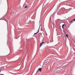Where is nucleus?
Returning <instances> with one entry per match:
<instances>
[{"mask_svg":"<svg viewBox=\"0 0 75 75\" xmlns=\"http://www.w3.org/2000/svg\"><path fill=\"white\" fill-rule=\"evenodd\" d=\"M39 31H40V30H39V29L37 32H36V33H35L34 34V35H35V34H38V33H39Z\"/></svg>","mask_w":75,"mask_h":75,"instance_id":"obj_2","label":"nucleus"},{"mask_svg":"<svg viewBox=\"0 0 75 75\" xmlns=\"http://www.w3.org/2000/svg\"><path fill=\"white\" fill-rule=\"evenodd\" d=\"M43 43H45V42H43L42 43H40V47H41V46H42V45L43 44Z\"/></svg>","mask_w":75,"mask_h":75,"instance_id":"obj_3","label":"nucleus"},{"mask_svg":"<svg viewBox=\"0 0 75 75\" xmlns=\"http://www.w3.org/2000/svg\"><path fill=\"white\" fill-rule=\"evenodd\" d=\"M72 21H71L70 22V23H72Z\"/></svg>","mask_w":75,"mask_h":75,"instance_id":"obj_9","label":"nucleus"},{"mask_svg":"<svg viewBox=\"0 0 75 75\" xmlns=\"http://www.w3.org/2000/svg\"><path fill=\"white\" fill-rule=\"evenodd\" d=\"M72 21H75V18L73 20H72Z\"/></svg>","mask_w":75,"mask_h":75,"instance_id":"obj_7","label":"nucleus"},{"mask_svg":"<svg viewBox=\"0 0 75 75\" xmlns=\"http://www.w3.org/2000/svg\"><path fill=\"white\" fill-rule=\"evenodd\" d=\"M66 37H68V35H67V34H66Z\"/></svg>","mask_w":75,"mask_h":75,"instance_id":"obj_6","label":"nucleus"},{"mask_svg":"<svg viewBox=\"0 0 75 75\" xmlns=\"http://www.w3.org/2000/svg\"><path fill=\"white\" fill-rule=\"evenodd\" d=\"M64 25H65V24H63L62 26V28H63V29H64Z\"/></svg>","mask_w":75,"mask_h":75,"instance_id":"obj_4","label":"nucleus"},{"mask_svg":"<svg viewBox=\"0 0 75 75\" xmlns=\"http://www.w3.org/2000/svg\"><path fill=\"white\" fill-rule=\"evenodd\" d=\"M63 32L64 34H65V32L64 30L63 31Z\"/></svg>","mask_w":75,"mask_h":75,"instance_id":"obj_8","label":"nucleus"},{"mask_svg":"<svg viewBox=\"0 0 75 75\" xmlns=\"http://www.w3.org/2000/svg\"><path fill=\"white\" fill-rule=\"evenodd\" d=\"M42 69V68H39V69L37 71V72L38 71H40V72H41V70Z\"/></svg>","mask_w":75,"mask_h":75,"instance_id":"obj_1","label":"nucleus"},{"mask_svg":"<svg viewBox=\"0 0 75 75\" xmlns=\"http://www.w3.org/2000/svg\"><path fill=\"white\" fill-rule=\"evenodd\" d=\"M28 6H25L24 8H28Z\"/></svg>","mask_w":75,"mask_h":75,"instance_id":"obj_5","label":"nucleus"}]
</instances>
